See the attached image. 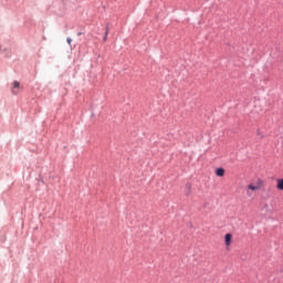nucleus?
I'll use <instances>...</instances> for the list:
<instances>
[{"mask_svg": "<svg viewBox=\"0 0 283 283\" xmlns=\"http://www.w3.org/2000/svg\"><path fill=\"white\" fill-rule=\"evenodd\" d=\"M263 187H265V182L262 179H256V181L248 185V195H250V191H260L263 189Z\"/></svg>", "mask_w": 283, "mask_h": 283, "instance_id": "obj_1", "label": "nucleus"}, {"mask_svg": "<svg viewBox=\"0 0 283 283\" xmlns=\"http://www.w3.org/2000/svg\"><path fill=\"white\" fill-rule=\"evenodd\" d=\"M230 245H232V234L227 233V234H224V247H227V249H229Z\"/></svg>", "mask_w": 283, "mask_h": 283, "instance_id": "obj_2", "label": "nucleus"}, {"mask_svg": "<svg viewBox=\"0 0 283 283\" xmlns=\"http://www.w3.org/2000/svg\"><path fill=\"white\" fill-rule=\"evenodd\" d=\"M12 93L14 95L19 94L20 93V83L18 81H14L13 82V90H12Z\"/></svg>", "mask_w": 283, "mask_h": 283, "instance_id": "obj_3", "label": "nucleus"}, {"mask_svg": "<svg viewBox=\"0 0 283 283\" xmlns=\"http://www.w3.org/2000/svg\"><path fill=\"white\" fill-rule=\"evenodd\" d=\"M276 189L283 191V179H276Z\"/></svg>", "mask_w": 283, "mask_h": 283, "instance_id": "obj_4", "label": "nucleus"}, {"mask_svg": "<svg viewBox=\"0 0 283 283\" xmlns=\"http://www.w3.org/2000/svg\"><path fill=\"white\" fill-rule=\"evenodd\" d=\"M216 174L218 177L221 178L226 175V170L223 168H219V169H217Z\"/></svg>", "mask_w": 283, "mask_h": 283, "instance_id": "obj_5", "label": "nucleus"}, {"mask_svg": "<svg viewBox=\"0 0 283 283\" xmlns=\"http://www.w3.org/2000/svg\"><path fill=\"white\" fill-rule=\"evenodd\" d=\"M107 34H108V31L105 32V36L103 38L104 41L107 40Z\"/></svg>", "mask_w": 283, "mask_h": 283, "instance_id": "obj_6", "label": "nucleus"}, {"mask_svg": "<svg viewBox=\"0 0 283 283\" xmlns=\"http://www.w3.org/2000/svg\"><path fill=\"white\" fill-rule=\"evenodd\" d=\"M66 43L71 44L72 43V39L71 38L66 39Z\"/></svg>", "mask_w": 283, "mask_h": 283, "instance_id": "obj_7", "label": "nucleus"}]
</instances>
